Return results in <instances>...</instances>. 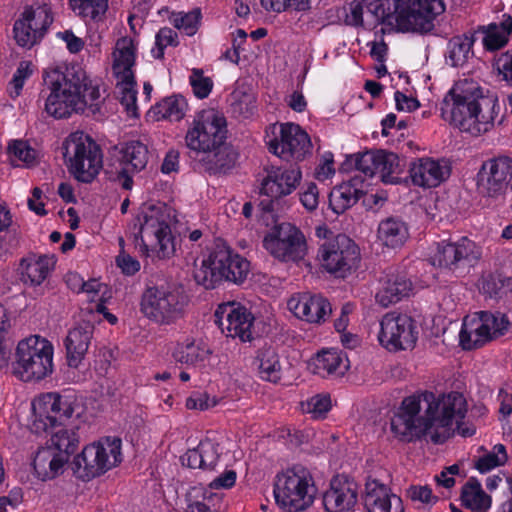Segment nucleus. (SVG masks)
I'll use <instances>...</instances> for the list:
<instances>
[{
  "mask_svg": "<svg viewBox=\"0 0 512 512\" xmlns=\"http://www.w3.org/2000/svg\"><path fill=\"white\" fill-rule=\"evenodd\" d=\"M278 129L277 133L273 125L272 136L266 137L269 151L285 161L302 160L311 148L309 135L294 123L281 124Z\"/></svg>",
  "mask_w": 512,
  "mask_h": 512,
  "instance_id": "obj_17",
  "label": "nucleus"
},
{
  "mask_svg": "<svg viewBox=\"0 0 512 512\" xmlns=\"http://www.w3.org/2000/svg\"><path fill=\"white\" fill-rule=\"evenodd\" d=\"M473 36L463 34L452 37L447 44L446 60L453 67L463 66L468 60Z\"/></svg>",
  "mask_w": 512,
  "mask_h": 512,
  "instance_id": "obj_43",
  "label": "nucleus"
},
{
  "mask_svg": "<svg viewBox=\"0 0 512 512\" xmlns=\"http://www.w3.org/2000/svg\"><path fill=\"white\" fill-rule=\"evenodd\" d=\"M250 272V262L234 252L222 239L215 240L200 267L194 270L195 282L205 289H215L223 281L241 285Z\"/></svg>",
  "mask_w": 512,
  "mask_h": 512,
  "instance_id": "obj_4",
  "label": "nucleus"
},
{
  "mask_svg": "<svg viewBox=\"0 0 512 512\" xmlns=\"http://www.w3.org/2000/svg\"><path fill=\"white\" fill-rule=\"evenodd\" d=\"M317 257L327 272L344 278L357 267L360 252L352 239L339 234L319 247Z\"/></svg>",
  "mask_w": 512,
  "mask_h": 512,
  "instance_id": "obj_15",
  "label": "nucleus"
},
{
  "mask_svg": "<svg viewBox=\"0 0 512 512\" xmlns=\"http://www.w3.org/2000/svg\"><path fill=\"white\" fill-rule=\"evenodd\" d=\"M288 307L296 317L316 324L324 322L332 311L328 300L321 295L292 296L288 301Z\"/></svg>",
  "mask_w": 512,
  "mask_h": 512,
  "instance_id": "obj_25",
  "label": "nucleus"
},
{
  "mask_svg": "<svg viewBox=\"0 0 512 512\" xmlns=\"http://www.w3.org/2000/svg\"><path fill=\"white\" fill-rule=\"evenodd\" d=\"M120 157L107 165L105 173L109 178L118 181L122 188L130 190L133 186L131 174L142 171L149 160L146 145L138 140L126 142L119 150Z\"/></svg>",
  "mask_w": 512,
  "mask_h": 512,
  "instance_id": "obj_18",
  "label": "nucleus"
},
{
  "mask_svg": "<svg viewBox=\"0 0 512 512\" xmlns=\"http://www.w3.org/2000/svg\"><path fill=\"white\" fill-rule=\"evenodd\" d=\"M121 86V104L125 106L126 111L131 115L137 116V91L135 77L132 80L117 79Z\"/></svg>",
  "mask_w": 512,
  "mask_h": 512,
  "instance_id": "obj_51",
  "label": "nucleus"
},
{
  "mask_svg": "<svg viewBox=\"0 0 512 512\" xmlns=\"http://www.w3.org/2000/svg\"><path fill=\"white\" fill-rule=\"evenodd\" d=\"M7 149L13 164H16V161H20L26 166H30L35 161L36 152L26 141L13 140L9 143Z\"/></svg>",
  "mask_w": 512,
  "mask_h": 512,
  "instance_id": "obj_49",
  "label": "nucleus"
},
{
  "mask_svg": "<svg viewBox=\"0 0 512 512\" xmlns=\"http://www.w3.org/2000/svg\"><path fill=\"white\" fill-rule=\"evenodd\" d=\"M481 257L480 248L466 237L458 242H442L432 257L433 265L456 271L474 265Z\"/></svg>",
  "mask_w": 512,
  "mask_h": 512,
  "instance_id": "obj_21",
  "label": "nucleus"
},
{
  "mask_svg": "<svg viewBox=\"0 0 512 512\" xmlns=\"http://www.w3.org/2000/svg\"><path fill=\"white\" fill-rule=\"evenodd\" d=\"M121 461V439L105 437L85 446L82 452L74 457L71 469L77 478L88 481L104 474Z\"/></svg>",
  "mask_w": 512,
  "mask_h": 512,
  "instance_id": "obj_11",
  "label": "nucleus"
},
{
  "mask_svg": "<svg viewBox=\"0 0 512 512\" xmlns=\"http://www.w3.org/2000/svg\"><path fill=\"white\" fill-rule=\"evenodd\" d=\"M331 409V399L329 395H316L307 401L306 411L314 419L324 418Z\"/></svg>",
  "mask_w": 512,
  "mask_h": 512,
  "instance_id": "obj_58",
  "label": "nucleus"
},
{
  "mask_svg": "<svg viewBox=\"0 0 512 512\" xmlns=\"http://www.w3.org/2000/svg\"><path fill=\"white\" fill-rule=\"evenodd\" d=\"M187 103L182 96H171L163 99L155 107V113L170 121H180L185 115Z\"/></svg>",
  "mask_w": 512,
  "mask_h": 512,
  "instance_id": "obj_47",
  "label": "nucleus"
},
{
  "mask_svg": "<svg viewBox=\"0 0 512 512\" xmlns=\"http://www.w3.org/2000/svg\"><path fill=\"white\" fill-rule=\"evenodd\" d=\"M200 11L194 10L189 13H179L173 18L175 28L182 30L186 35L192 36L198 30Z\"/></svg>",
  "mask_w": 512,
  "mask_h": 512,
  "instance_id": "obj_54",
  "label": "nucleus"
},
{
  "mask_svg": "<svg viewBox=\"0 0 512 512\" xmlns=\"http://www.w3.org/2000/svg\"><path fill=\"white\" fill-rule=\"evenodd\" d=\"M348 369L347 359L336 350H325L314 359V373L322 377L343 375Z\"/></svg>",
  "mask_w": 512,
  "mask_h": 512,
  "instance_id": "obj_39",
  "label": "nucleus"
},
{
  "mask_svg": "<svg viewBox=\"0 0 512 512\" xmlns=\"http://www.w3.org/2000/svg\"><path fill=\"white\" fill-rule=\"evenodd\" d=\"M202 461V470H213L216 466L220 454L218 451L219 445L209 439L200 441Z\"/></svg>",
  "mask_w": 512,
  "mask_h": 512,
  "instance_id": "obj_57",
  "label": "nucleus"
},
{
  "mask_svg": "<svg viewBox=\"0 0 512 512\" xmlns=\"http://www.w3.org/2000/svg\"><path fill=\"white\" fill-rule=\"evenodd\" d=\"M178 45V34L172 28L163 27L161 28L155 37V48L152 49L153 56L156 59H162L164 57V49L167 46Z\"/></svg>",
  "mask_w": 512,
  "mask_h": 512,
  "instance_id": "obj_52",
  "label": "nucleus"
},
{
  "mask_svg": "<svg viewBox=\"0 0 512 512\" xmlns=\"http://www.w3.org/2000/svg\"><path fill=\"white\" fill-rule=\"evenodd\" d=\"M173 357L177 362L194 365L201 360V350L193 342H189L178 345L173 352Z\"/></svg>",
  "mask_w": 512,
  "mask_h": 512,
  "instance_id": "obj_55",
  "label": "nucleus"
},
{
  "mask_svg": "<svg viewBox=\"0 0 512 512\" xmlns=\"http://www.w3.org/2000/svg\"><path fill=\"white\" fill-rule=\"evenodd\" d=\"M237 158L238 153L234 148L223 143L216 149L206 151L203 160L195 159L191 163L194 169L202 170L210 175L225 174L235 166Z\"/></svg>",
  "mask_w": 512,
  "mask_h": 512,
  "instance_id": "obj_29",
  "label": "nucleus"
},
{
  "mask_svg": "<svg viewBox=\"0 0 512 512\" xmlns=\"http://www.w3.org/2000/svg\"><path fill=\"white\" fill-rule=\"evenodd\" d=\"M116 263L126 275H134L140 269L139 261L125 253L117 256Z\"/></svg>",
  "mask_w": 512,
  "mask_h": 512,
  "instance_id": "obj_64",
  "label": "nucleus"
},
{
  "mask_svg": "<svg viewBox=\"0 0 512 512\" xmlns=\"http://www.w3.org/2000/svg\"><path fill=\"white\" fill-rule=\"evenodd\" d=\"M477 186L481 194L495 197L505 191L512 181V159L500 156L483 164L477 175Z\"/></svg>",
  "mask_w": 512,
  "mask_h": 512,
  "instance_id": "obj_22",
  "label": "nucleus"
},
{
  "mask_svg": "<svg viewBox=\"0 0 512 512\" xmlns=\"http://www.w3.org/2000/svg\"><path fill=\"white\" fill-rule=\"evenodd\" d=\"M30 74V63L24 61L21 62L10 82V85L13 88V90L10 91L11 97H17L20 95L25 79H27Z\"/></svg>",
  "mask_w": 512,
  "mask_h": 512,
  "instance_id": "obj_61",
  "label": "nucleus"
},
{
  "mask_svg": "<svg viewBox=\"0 0 512 512\" xmlns=\"http://www.w3.org/2000/svg\"><path fill=\"white\" fill-rule=\"evenodd\" d=\"M80 444L79 427L59 428L51 433L46 446L51 447L56 453L65 454L66 460L76 452Z\"/></svg>",
  "mask_w": 512,
  "mask_h": 512,
  "instance_id": "obj_38",
  "label": "nucleus"
},
{
  "mask_svg": "<svg viewBox=\"0 0 512 512\" xmlns=\"http://www.w3.org/2000/svg\"><path fill=\"white\" fill-rule=\"evenodd\" d=\"M461 501L463 506L472 512H487L492 503L491 497L482 489L475 477L469 478L463 485Z\"/></svg>",
  "mask_w": 512,
  "mask_h": 512,
  "instance_id": "obj_36",
  "label": "nucleus"
},
{
  "mask_svg": "<svg viewBox=\"0 0 512 512\" xmlns=\"http://www.w3.org/2000/svg\"><path fill=\"white\" fill-rule=\"evenodd\" d=\"M139 231L135 234L136 246L144 253L155 252L159 258L174 253V240L163 205H144L137 216Z\"/></svg>",
  "mask_w": 512,
  "mask_h": 512,
  "instance_id": "obj_7",
  "label": "nucleus"
},
{
  "mask_svg": "<svg viewBox=\"0 0 512 512\" xmlns=\"http://www.w3.org/2000/svg\"><path fill=\"white\" fill-rule=\"evenodd\" d=\"M300 201L303 206L310 211H313L318 206V188L315 183L310 182L306 190L300 194Z\"/></svg>",
  "mask_w": 512,
  "mask_h": 512,
  "instance_id": "obj_63",
  "label": "nucleus"
},
{
  "mask_svg": "<svg viewBox=\"0 0 512 512\" xmlns=\"http://www.w3.org/2000/svg\"><path fill=\"white\" fill-rule=\"evenodd\" d=\"M509 321L504 314L481 311L476 317L463 321L459 333L460 345L465 350L483 346L485 343L502 336Z\"/></svg>",
  "mask_w": 512,
  "mask_h": 512,
  "instance_id": "obj_14",
  "label": "nucleus"
},
{
  "mask_svg": "<svg viewBox=\"0 0 512 512\" xmlns=\"http://www.w3.org/2000/svg\"><path fill=\"white\" fill-rule=\"evenodd\" d=\"M354 167L365 176L373 177L377 174V150H367L362 153L349 155L343 163L342 168L348 170Z\"/></svg>",
  "mask_w": 512,
  "mask_h": 512,
  "instance_id": "obj_46",
  "label": "nucleus"
},
{
  "mask_svg": "<svg viewBox=\"0 0 512 512\" xmlns=\"http://www.w3.org/2000/svg\"><path fill=\"white\" fill-rule=\"evenodd\" d=\"M414 320L397 312L386 313L380 322L378 339L389 351L407 350L414 347L417 332Z\"/></svg>",
  "mask_w": 512,
  "mask_h": 512,
  "instance_id": "obj_19",
  "label": "nucleus"
},
{
  "mask_svg": "<svg viewBox=\"0 0 512 512\" xmlns=\"http://www.w3.org/2000/svg\"><path fill=\"white\" fill-rule=\"evenodd\" d=\"M365 487L364 504L368 512H389L386 510L391 496L388 487L376 479L368 480Z\"/></svg>",
  "mask_w": 512,
  "mask_h": 512,
  "instance_id": "obj_42",
  "label": "nucleus"
},
{
  "mask_svg": "<svg viewBox=\"0 0 512 512\" xmlns=\"http://www.w3.org/2000/svg\"><path fill=\"white\" fill-rule=\"evenodd\" d=\"M409 173L414 185L432 188L449 177L450 169L433 159L421 158L411 164Z\"/></svg>",
  "mask_w": 512,
  "mask_h": 512,
  "instance_id": "obj_28",
  "label": "nucleus"
},
{
  "mask_svg": "<svg viewBox=\"0 0 512 512\" xmlns=\"http://www.w3.org/2000/svg\"><path fill=\"white\" fill-rule=\"evenodd\" d=\"M136 44L128 36L119 38L116 41L112 58V70L116 79L132 80L134 77L133 66L136 62Z\"/></svg>",
  "mask_w": 512,
  "mask_h": 512,
  "instance_id": "obj_31",
  "label": "nucleus"
},
{
  "mask_svg": "<svg viewBox=\"0 0 512 512\" xmlns=\"http://www.w3.org/2000/svg\"><path fill=\"white\" fill-rule=\"evenodd\" d=\"M226 133V120L217 110L198 112L185 136L187 156L191 162L195 159L203 160L206 151L222 145Z\"/></svg>",
  "mask_w": 512,
  "mask_h": 512,
  "instance_id": "obj_10",
  "label": "nucleus"
},
{
  "mask_svg": "<svg viewBox=\"0 0 512 512\" xmlns=\"http://www.w3.org/2000/svg\"><path fill=\"white\" fill-rule=\"evenodd\" d=\"M265 249L283 262H297L304 258L307 244L303 233L290 223H280L263 240Z\"/></svg>",
  "mask_w": 512,
  "mask_h": 512,
  "instance_id": "obj_16",
  "label": "nucleus"
},
{
  "mask_svg": "<svg viewBox=\"0 0 512 512\" xmlns=\"http://www.w3.org/2000/svg\"><path fill=\"white\" fill-rule=\"evenodd\" d=\"M10 328V321L8 319L6 309L0 305V370L8 365L9 349L7 348V333Z\"/></svg>",
  "mask_w": 512,
  "mask_h": 512,
  "instance_id": "obj_56",
  "label": "nucleus"
},
{
  "mask_svg": "<svg viewBox=\"0 0 512 512\" xmlns=\"http://www.w3.org/2000/svg\"><path fill=\"white\" fill-rule=\"evenodd\" d=\"M217 323L227 337H238L242 342L251 341L254 317L244 306L228 303L215 312Z\"/></svg>",
  "mask_w": 512,
  "mask_h": 512,
  "instance_id": "obj_23",
  "label": "nucleus"
},
{
  "mask_svg": "<svg viewBox=\"0 0 512 512\" xmlns=\"http://www.w3.org/2000/svg\"><path fill=\"white\" fill-rule=\"evenodd\" d=\"M188 304L189 296L182 284H152L142 293L140 310L156 324L169 325L183 317Z\"/></svg>",
  "mask_w": 512,
  "mask_h": 512,
  "instance_id": "obj_5",
  "label": "nucleus"
},
{
  "mask_svg": "<svg viewBox=\"0 0 512 512\" xmlns=\"http://www.w3.org/2000/svg\"><path fill=\"white\" fill-rule=\"evenodd\" d=\"M358 485L347 475L334 476L330 487L323 493L322 500L327 512H344L352 509L357 502Z\"/></svg>",
  "mask_w": 512,
  "mask_h": 512,
  "instance_id": "obj_24",
  "label": "nucleus"
},
{
  "mask_svg": "<svg viewBox=\"0 0 512 512\" xmlns=\"http://www.w3.org/2000/svg\"><path fill=\"white\" fill-rule=\"evenodd\" d=\"M217 404L215 398H210L205 392H194L186 400V407L188 409H195L204 411L214 407Z\"/></svg>",
  "mask_w": 512,
  "mask_h": 512,
  "instance_id": "obj_60",
  "label": "nucleus"
},
{
  "mask_svg": "<svg viewBox=\"0 0 512 512\" xmlns=\"http://www.w3.org/2000/svg\"><path fill=\"white\" fill-rule=\"evenodd\" d=\"M377 174L386 184L400 183L401 175L406 167L405 159H401L396 153L379 149L377 150Z\"/></svg>",
  "mask_w": 512,
  "mask_h": 512,
  "instance_id": "obj_34",
  "label": "nucleus"
},
{
  "mask_svg": "<svg viewBox=\"0 0 512 512\" xmlns=\"http://www.w3.org/2000/svg\"><path fill=\"white\" fill-rule=\"evenodd\" d=\"M345 23L349 26L364 27L367 29L366 16L361 0H354L349 4L348 12L345 16Z\"/></svg>",
  "mask_w": 512,
  "mask_h": 512,
  "instance_id": "obj_59",
  "label": "nucleus"
},
{
  "mask_svg": "<svg viewBox=\"0 0 512 512\" xmlns=\"http://www.w3.org/2000/svg\"><path fill=\"white\" fill-rule=\"evenodd\" d=\"M43 83L41 95L46 99L45 110L55 118H68L72 113L83 112L87 106L93 112L99 110V88L92 85L78 65L45 70Z\"/></svg>",
  "mask_w": 512,
  "mask_h": 512,
  "instance_id": "obj_2",
  "label": "nucleus"
},
{
  "mask_svg": "<svg viewBox=\"0 0 512 512\" xmlns=\"http://www.w3.org/2000/svg\"><path fill=\"white\" fill-rule=\"evenodd\" d=\"M408 496L413 501H420L422 503H435L438 497L432 495V490L428 486H412L408 490Z\"/></svg>",
  "mask_w": 512,
  "mask_h": 512,
  "instance_id": "obj_62",
  "label": "nucleus"
},
{
  "mask_svg": "<svg viewBox=\"0 0 512 512\" xmlns=\"http://www.w3.org/2000/svg\"><path fill=\"white\" fill-rule=\"evenodd\" d=\"M366 16L367 29H374L383 24L392 29L389 17L392 16L389 0H361Z\"/></svg>",
  "mask_w": 512,
  "mask_h": 512,
  "instance_id": "obj_41",
  "label": "nucleus"
},
{
  "mask_svg": "<svg viewBox=\"0 0 512 512\" xmlns=\"http://www.w3.org/2000/svg\"><path fill=\"white\" fill-rule=\"evenodd\" d=\"M273 493L284 512H301L313 504L316 488L310 471L294 465L276 475Z\"/></svg>",
  "mask_w": 512,
  "mask_h": 512,
  "instance_id": "obj_6",
  "label": "nucleus"
},
{
  "mask_svg": "<svg viewBox=\"0 0 512 512\" xmlns=\"http://www.w3.org/2000/svg\"><path fill=\"white\" fill-rule=\"evenodd\" d=\"M482 29L484 47L490 51L498 50L508 43L512 32V17L503 15V19L499 23H490Z\"/></svg>",
  "mask_w": 512,
  "mask_h": 512,
  "instance_id": "obj_37",
  "label": "nucleus"
},
{
  "mask_svg": "<svg viewBox=\"0 0 512 512\" xmlns=\"http://www.w3.org/2000/svg\"><path fill=\"white\" fill-rule=\"evenodd\" d=\"M266 176L262 179L260 194L269 197L262 200L260 206L265 212L273 210V200L291 194L299 185L301 171L298 167H276L271 165L265 168Z\"/></svg>",
  "mask_w": 512,
  "mask_h": 512,
  "instance_id": "obj_20",
  "label": "nucleus"
},
{
  "mask_svg": "<svg viewBox=\"0 0 512 512\" xmlns=\"http://www.w3.org/2000/svg\"><path fill=\"white\" fill-rule=\"evenodd\" d=\"M34 420L31 425L33 432H48L56 426L57 420L77 417L82 413L81 403L73 391L63 393L50 392L42 395L33 403Z\"/></svg>",
  "mask_w": 512,
  "mask_h": 512,
  "instance_id": "obj_13",
  "label": "nucleus"
},
{
  "mask_svg": "<svg viewBox=\"0 0 512 512\" xmlns=\"http://www.w3.org/2000/svg\"><path fill=\"white\" fill-rule=\"evenodd\" d=\"M14 38L19 46L31 48L42 38L32 30V26L22 18L14 23Z\"/></svg>",
  "mask_w": 512,
  "mask_h": 512,
  "instance_id": "obj_50",
  "label": "nucleus"
},
{
  "mask_svg": "<svg viewBox=\"0 0 512 512\" xmlns=\"http://www.w3.org/2000/svg\"><path fill=\"white\" fill-rule=\"evenodd\" d=\"M53 370V347L40 336L21 340L16 348L12 373L24 382L42 380Z\"/></svg>",
  "mask_w": 512,
  "mask_h": 512,
  "instance_id": "obj_9",
  "label": "nucleus"
},
{
  "mask_svg": "<svg viewBox=\"0 0 512 512\" xmlns=\"http://www.w3.org/2000/svg\"><path fill=\"white\" fill-rule=\"evenodd\" d=\"M22 17L28 24L32 26V30L41 38L44 37L49 26L53 22L51 10L48 5H38L37 7H26Z\"/></svg>",
  "mask_w": 512,
  "mask_h": 512,
  "instance_id": "obj_45",
  "label": "nucleus"
},
{
  "mask_svg": "<svg viewBox=\"0 0 512 512\" xmlns=\"http://www.w3.org/2000/svg\"><path fill=\"white\" fill-rule=\"evenodd\" d=\"M69 173L79 182L91 183L103 167L100 145L84 132L72 133L63 144Z\"/></svg>",
  "mask_w": 512,
  "mask_h": 512,
  "instance_id": "obj_8",
  "label": "nucleus"
},
{
  "mask_svg": "<svg viewBox=\"0 0 512 512\" xmlns=\"http://www.w3.org/2000/svg\"><path fill=\"white\" fill-rule=\"evenodd\" d=\"M94 324L81 321L70 329L65 340L67 362L70 367L77 368L84 359L94 333Z\"/></svg>",
  "mask_w": 512,
  "mask_h": 512,
  "instance_id": "obj_27",
  "label": "nucleus"
},
{
  "mask_svg": "<svg viewBox=\"0 0 512 512\" xmlns=\"http://www.w3.org/2000/svg\"><path fill=\"white\" fill-rule=\"evenodd\" d=\"M68 462L65 454L56 453L51 447L45 446L38 449L33 468L39 479L47 481L63 474Z\"/></svg>",
  "mask_w": 512,
  "mask_h": 512,
  "instance_id": "obj_33",
  "label": "nucleus"
},
{
  "mask_svg": "<svg viewBox=\"0 0 512 512\" xmlns=\"http://www.w3.org/2000/svg\"><path fill=\"white\" fill-rule=\"evenodd\" d=\"M500 109L497 97L483 95L477 82L463 79L445 96L441 113L461 131L478 136L494 126Z\"/></svg>",
  "mask_w": 512,
  "mask_h": 512,
  "instance_id": "obj_3",
  "label": "nucleus"
},
{
  "mask_svg": "<svg viewBox=\"0 0 512 512\" xmlns=\"http://www.w3.org/2000/svg\"><path fill=\"white\" fill-rule=\"evenodd\" d=\"M445 11L442 0H393L392 29L401 32L428 33L435 18Z\"/></svg>",
  "mask_w": 512,
  "mask_h": 512,
  "instance_id": "obj_12",
  "label": "nucleus"
},
{
  "mask_svg": "<svg viewBox=\"0 0 512 512\" xmlns=\"http://www.w3.org/2000/svg\"><path fill=\"white\" fill-rule=\"evenodd\" d=\"M189 81L194 95L199 99L208 97L213 88L212 79L210 77H205L202 69H192Z\"/></svg>",
  "mask_w": 512,
  "mask_h": 512,
  "instance_id": "obj_53",
  "label": "nucleus"
},
{
  "mask_svg": "<svg viewBox=\"0 0 512 512\" xmlns=\"http://www.w3.org/2000/svg\"><path fill=\"white\" fill-rule=\"evenodd\" d=\"M381 287L375 295L376 302L386 308L408 297L412 291V282L406 274L389 269L380 279Z\"/></svg>",
  "mask_w": 512,
  "mask_h": 512,
  "instance_id": "obj_26",
  "label": "nucleus"
},
{
  "mask_svg": "<svg viewBox=\"0 0 512 512\" xmlns=\"http://www.w3.org/2000/svg\"><path fill=\"white\" fill-rule=\"evenodd\" d=\"M409 237L408 227L402 220L389 217L382 220L378 227V239L389 248H400Z\"/></svg>",
  "mask_w": 512,
  "mask_h": 512,
  "instance_id": "obj_35",
  "label": "nucleus"
},
{
  "mask_svg": "<svg viewBox=\"0 0 512 512\" xmlns=\"http://www.w3.org/2000/svg\"><path fill=\"white\" fill-rule=\"evenodd\" d=\"M73 12L84 20L101 21L108 10V0H69Z\"/></svg>",
  "mask_w": 512,
  "mask_h": 512,
  "instance_id": "obj_44",
  "label": "nucleus"
},
{
  "mask_svg": "<svg viewBox=\"0 0 512 512\" xmlns=\"http://www.w3.org/2000/svg\"><path fill=\"white\" fill-rule=\"evenodd\" d=\"M260 377L264 380L277 383L281 379V364L279 355L272 347H263L256 356Z\"/></svg>",
  "mask_w": 512,
  "mask_h": 512,
  "instance_id": "obj_40",
  "label": "nucleus"
},
{
  "mask_svg": "<svg viewBox=\"0 0 512 512\" xmlns=\"http://www.w3.org/2000/svg\"><path fill=\"white\" fill-rule=\"evenodd\" d=\"M508 460L506 448L503 444H496L493 452L487 453L479 457L474 464V467L480 473H487L495 467L504 465Z\"/></svg>",
  "mask_w": 512,
  "mask_h": 512,
  "instance_id": "obj_48",
  "label": "nucleus"
},
{
  "mask_svg": "<svg viewBox=\"0 0 512 512\" xmlns=\"http://www.w3.org/2000/svg\"><path fill=\"white\" fill-rule=\"evenodd\" d=\"M55 263L54 256L29 254L19 263L20 279L24 284L38 286L54 269Z\"/></svg>",
  "mask_w": 512,
  "mask_h": 512,
  "instance_id": "obj_30",
  "label": "nucleus"
},
{
  "mask_svg": "<svg viewBox=\"0 0 512 512\" xmlns=\"http://www.w3.org/2000/svg\"><path fill=\"white\" fill-rule=\"evenodd\" d=\"M467 412L462 394L451 392L441 397L424 391L404 398L391 418V431L401 442L410 443L430 436L434 444L444 443L451 435V426L456 421L457 432L463 437L473 436L475 427H463L461 420Z\"/></svg>",
  "mask_w": 512,
  "mask_h": 512,
  "instance_id": "obj_1",
  "label": "nucleus"
},
{
  "mask_svg": "<svg viewBox=\"0 0 512 512\" xmlns=\"http://www.w3.org/2000/svg\"><path fill=\"white\" fill-rule=\"evenodd\" d=\"M364 180L355 176L336 186L329 195V206L336 214H342L364 195Z\"/></svg>",
  "mask_w": 512,
  "mask_h": 512,
  "instance_id": "obj_32",
  "label": "nucleus"
}]
</instances>
